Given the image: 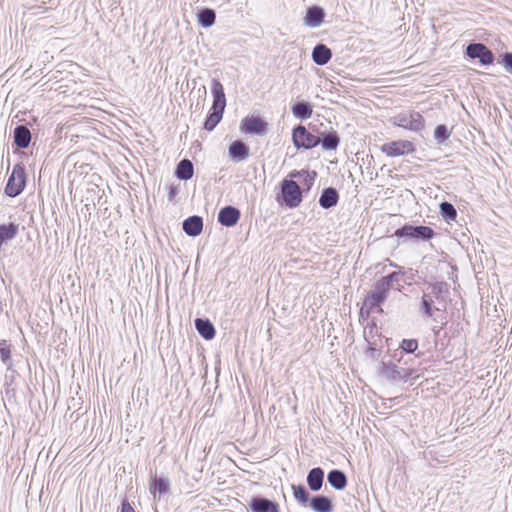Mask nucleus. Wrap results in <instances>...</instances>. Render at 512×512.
<instances>
[{
	"mask_svg": "<svg viewBox=\"0 0 512 512\" xmlns=\"http://www.w3.org/2000/svg\"><path fill=\"white\" fill-rule=\"evenodd\" d=\"M216 14L213 9L204 8L197 13V20L200 26L204 28L211 27L215 23Z\"/></svg>",
	"mask_w": 512,
	"mask_h": 512,
	"instance_id": "obj_31",
	"label": "nucleus"
},
{
	"mask_svg": "<svg viewBox=\"0 0 512 512\" xmlns=\"http://www.w3.org/2000/svg\"><path fill=\"white\" fill-rule=\"evenodd\" d=\"M401 273L393 272L385 277H382L380 280L385 283L388 287H392L393 282H398L400 280Z\"/></svg>",
	"mask_w": 512,
	"mask_h": 512,
	"instance_id": "obj_39",
	"label": "nucleus"
},
{
	"mask_svg": "<svg viewBox=\"0 0 512 512\" xmlns=\"http://www.w3.org/2000/svg\"><path fill=\"white\" fill-rule=\"evenodd\" d=\"M176 194H177V187L171 185L169 187V193H168L169 201H172L174 199V197L176 196Z\"/></svg>",
	"mask_w": 512,
	"mask_h": 512,
	"instance_id": "obj_42",
	"label": "nucleus"
},
{
	"mask_svg": "<svg viewBox=\"0 0 512 512\" xmlns=\"http://www.w3.org/2000/svg\"><path fill=\"white\" fill-rule=\"evenodd\" d=\"M224 110H212L204 122V129L212 131L222 119Z\"/></svg>",
	"mask_w": 512,
	"mask_h": 512,
	"instance_id": "obj_32",
	"label": "nucleus"
},
{
	"mask_svg": "<svg viewBox=\"0 0 512 512\" xmlns=\"http://www.w3.org/2000/svg\"><path fill=\"white\" fill-rule=\"evenodd\" d=\"M328 483L336 490H343L347 486V477L341 470H331L327 475Z\"/></svg>",
	"mask_w": 512,
	"mask_h": 512,
	"instance_id": "obj_23",
	"label": "nucleus"
},
{
	"mask_svg": "<svg viewBox=\"0 0 512 512\" xmlns=\"http://www.w3.org/2000/svg\"><path fill=\"white\" fill-rule=\"evenodd\" d=\"M440 214L448 222L454 221L457 217L456 209L449 202H442L440 204Z\"/></svg>",
	"mask_w": 512,
	"mask_h": 512,
	"instance_id": "obj_33",
	"label": "nucleus"
},
{
	"mask_svg": "<svg viewBox=\"0 0 512 512\" xmlns=\"http://www.w3.org/2000/svg\"><path fill=\"white\" fill-rule=\"evenodd\" d=\"M311 508L316 512H332L333 505L331 500L323 495H316L310 501Z\"/></svg>",
	"mask_w": 512,
	"mask_h": 512,
	"instance_id": "obj_26",
	"label": "nucleus"
},
{
	"mask_svg": "<svg viewBox=\"0 0 512 512\" xmlns=\"http://www.w3.org/2000/svg\"><path fill=\"white\" fill-rule=\"evenodd\" d=\"M400 348L406 353H413L418 348V341L416 339H403Z\"/></svg>",
	"mask_w": 512,
	"mask_h": 512,
	"instance_id": "obj_38",
	"label": "nucleus"
},
{
	"mask_svg": "<svg viewBox=\"0 0 512 512\" xmlns=\"http://www.w3.org/2000/svg\"><path fill=\"white\" fill-rule=\"evenodd\" d=\"M324 471L320 467L313 468L307 475V483L312 491H319L323 485Z\"/></svg>",
	"mask_w": 512,
	"mask_h": 512,
	"instance_id": "obj_22",
	"label": "nucleus"
},
{
	"mask_svg": "<svg viewBox=\"0 0 512 512\" xmlns=\"http://www.w3.org/2000/svg\"><path fill=\"white\" fill-rule=\"evenodd\" d=\"M295 499L301 504L306 505L309 501V493L303 485H292Z\"/></svg>",
	"mask_w": 512,
	"mask_h": 512,
	"instance_id": "obj_34",
	"label": "nucleus"
},
{
	"mask_svg": "<svg viewBox=\"0 0 512 512\" xmlns=\"http://www.w3.org/2000/svg\"><path fill=\"white\" fill-rule=\"evenodd\" d=\"M367 353H369L372 358H377L380 354V352L373 347L368 348Z\"/></svg>",
	"mask_w": 512,
	"mask_h": 512,
	"instance_id": "obj_43",
	"label": "nucleus"
},
{
	"mask_svg": "<svg viewBox=\"0 0 512 512\" xmlns=\"http://www.w3.org/2000/svg\"><path fill=\"white\" fill-rule=\"evenodd\" d=\"M466 54L472 59H479L482 65H490L494 61V55L484 44L471 43L466 48Z\"/></svg>",
	"mask_w": 512,
	"mask_h": 512,
	"instance_id": "obj_7",
	"label": "nucleus"
},
{
	"mask_svg": "<svg viewBox=\"0 0 512 512\" xmlns=\"http://www.w3.org/2000/svg\"><path fill=\"white\" fill-rule=\"evenodd\" d=\"M195 327L205 340H211L215 336V328L208 319L197 318Z\"/></svg>",
	"mask_w": 512,
	"mask_h": 512,
	"instance_id": "obj_25",
	"label": "nucleus"
},
{
	"mask_svg": "<svg viewBox=\"0 0 512 512\" xmlns=\"http://www.w3.org/2000/svg\"><path fill=\"white\" fill-rule=\"evenodd\" d=\"M339 194L333 187L325 188L319 198V205L324 209H329L337 205Z\"/></svg>",
	"mask_w": 512,
	"mask_h": 512,
	"instance_id": "obj_18",
	"label": "nucleus"
},
{
	"mask_svg": "<svg viewBox=\"0 0 512 512\" xmlns=\"http://www.w3.org/2000/svg\"><path fill=\"white\" fill-rule=\"evenodd\" d=\"M19 231V225L15 223L0 225V248L4 243L11 241L16 237Z\"/></svg>",
	"mask_w": 512,
	"mask_h": 512,
	"instance_id": "obj_27",
	"label": "nucleus"
},
{
	"mask_svg": "<svg viewBox=\"0 0 512 512\" xmlns=\"http://www.w3.org/2000/svg\"><path fill=\"white\" fill-rule=\"evenodd\" d=\"M121 512H135L130 503L125 499L121 504Z\"/></svg>",
	"mask_w": 512,
	"mask_h": 512,
	"instance_id": "obj_41",
	"label": "nucleus"
},
{
	"mask_svg": "<svg viewBox=\"0 0 512 512\" xmlns=\"http://www.w3.org/2000/svg\"><path fill=\"white\" fill-rule=\"evenodd\" d=\"M229 157L234 162H242L249 158L250 149L249 147L241 140H236L232 142L228 149Z\"/></svg>",
	"mask_w": 512,
	"mask_h": 512,
	"instance_id": "obj_14",
	"label": "nucleus"
},
{
	"mask_svg": "<svg viewBox=\"0 0 512 512\" xmlns=\"http://www.w3.org/2000/svg\"><path fill=\"white\" fill-rule=\"evenodd\" d=\"M390 289L391 288L381 280L377 281L371 292L366 297L365 305L369 306L371 309L377 308L379 311H382L380 305L387 298Z\"/></svg>",
	"mask_w": 512,
	"mask_h": 512,
	"instance_id": "obj_5",
	"label": "nucleus"
},
{
	"mask_svg": "<svg viewBox=\"0 0 512 512\" xmlns=\"http://www.w3.org/2000/svg\"><path fill=\"white\" fill-rule=\"evenodd\" d=\"M267 123L259 117H245L241 121V131L247 134L263 135L266 132Z\"/></svg>",
	"mask_w": 512,
	"mask_h": 512,
	"instance_id": "obj_11",
	"label": "nucleus"
},
{
	"mask_svg": "<svg viewBox=\"0 0 512 512\" xmlns=\"http://www.w3.org/2000/svg\"><path fill=\"white\" fill-rule=\"evenodd\" d=\"M450 135L451 133L447 126L443 124L436 126L434 130V138L439 144L445 142L450 137Z\"/></svg>",
	"mask_w": 512,
	"mask_h": 512,
	"instance_id": "obj_35",
	"label": "nucleus"
},
{
	"mask_svg": "<svg viewBox=\"0 0 512 512\" xmlns=\"http://www.w3.org/2000/svg\"><path fill=\"white\" fill-rule=\"evenodd\" d=\"M249 508L252 512H278L279 504L264 497H253L250 500Z\"/></svg>",
	"mask_w": 512,
	"mask_h": 512,
	"instance_id": "obj_12",
	"label": "nucleus"
},
{
	"mask_svg": "<svg viewBox=\"0 0 512 512\" xmlns=\"http://www.w3.org/2000/svg\"><path fill=\"white\" fill-rule=\"evenodd\" d=\"M211 91L213 94L212 110H224L226 107V98L222 84L213 79Z\"/></svg>",
	"mask_w": 512,
	"mask_h": 512,
	"instance_id": "obj_16",
	"label": "nucleus"
},
{
	"mask_svg": "<svg viewBox=\"0 0 512 512\" xmlns=\"http://www.w3.org/2000/svg\"><path fill=\"white\" fill-rule=\"evenodd\" d=\"M26 185V173L25 167L18 163L16 164L8 178L5 193L9 197L18 196L25 188Z\"/></svg>",
	"mask_w": 512,
	"mask_h": 512,
	"instance_id": "obj_3",
	"label": "nucleus"
},
{
	"mask_svg": "<svg viewBox=\"0 0 512 512\" xmlns=\"http://www.w3.org/2000/svg\"><path fill=\"white\" fill-rule=\"evenodd\" d=\"M170 488V481L167 478H153L150 483V492L154 498H156L157 494L159 496L166 494Z\"/></svg>",
	"mask_w": 512,
	"mask_h": 512,
	"instance_id": "obj_28",
	"label": "nucleus"
},
{
	"mask_svg": "<svg viewBox=\"0 0 512 512\" xmlns=\"http://www.w3.org/2000/svg\"><path fill=\"white\" fill-rule=\"evenodd\" d=\"M303 182L307 186V189H309L311 187V185H309V179H306V181H303Z\"/></svg>",
	"mask_w": 512,
	"mask_h": 512,
	"instance_id": "obj_44",
	"label": "nucleus"
},
{
	"mask_svg": "<svg viewBox=\"0 0 512 512\" xmlns=\"http://www.w3.org/2000/svg\"><path fill=\"white\" fill-rule=\"evenodd\" d=\"M448 293V284L446 282H435L431 283L427 286L424 291V296H429L430 299H433L434 302L441 306L442 309H445V300L444 296Z\"/></svg>",
	"mask_w": 512,
	"mask_h": 512,
	"instance_id": "obj_10",
	"label": "nucleus"
},
{
	"mask_svg": "<svg viewBox=\"0 0 512 512\" xmlns=\"http://www.w3.org/2000/svg\"><path fill=\"white\" fill-rule=\"evenodd\" d=\"M503 63L505 68L512 72V53H505L503 57Z\"/></svg>",
	"mask_w": 512,
	"mask_h": 512,
	"instance_id": "obj_40",
	"label": "nucleus"
},
{
	"mask_svg": "<svg viewBox=\"0 0 512 512\" xmlns=\"http://www.w3.org/2000/svg\"><path fill=\"white\" fill-rule=\"evenodd\" d=\"M283 200L289 208L299 206L302 194L299 185L293 180H284L281 186Z\"/></svg>",
	"mask_w": 512,
	"mask_h": 512,
	"instance_id": "obj_4",
	"label": "nucleus"
},
{
	"mask_svg": "<svg viewBox=\"0 0 512 512\" xmlns=\"http://www.w3.org/2000/svg\"><path fill=\"white\" fill-rule=\"evenodd\" d=\"M325 12L319 6L309 7L304 17V23L306 26L311 28L319 27L324 20Z\"/></svg>",
	"mask_w": 512,
	"mask_h": 512,
	"instance_id": "obj_15",
	"label": "nucleus"
},
{
	"mask_svg": "<svg viewBox=\"0 0 512 512\" xmlns=\"http://www.w3.org/2000/svg\"><path fill=\"white\" fill-rule=\"evenodd\" d=\"M392 123L398 127L419 132L425 126V120L419 112L404 111L392 118Z\"/></svg>",
	"mask_w": 512,
	"mask_h": 512,
	"instance_id": "obj_2",
	"label": "nucleus"
},
{
	"mask_svg": "<svg viewBox=\"0 0 512 512\" xmlns=\"http://www.w3.org/2000/svg\"><path fill=\"white\" fill-rule=\"evenodd\" d=\"M240 216L239 209L233 206H225L218 213V222L223 226L233 227L238 223Z\"/></svg>",
	"mask_w": 512,
	"mask_h": 512,
	"instance_id": "obj_13",
	"label": "nucleus"
},
{
	"mask_svg": "<svg viewBox=\"0 0 512 512\" xmlns=\"http://www.w3.org/2000/svg\"><path fill=\"white\" fill-rule=\"evenodd\" d=\"M11 350L10 346L7 344V341L2 340L0 342V357L2 362L7 366V368H11L12 363L10 361Z\"/></svg>",
	"mask_w": 512,
	"mask_h": 512,
	"instance_id": "obj_36",
	"label": "nucleus"
},
{
	"mask_svg": "<svg viewBox=\"0 0 512 512\" xmlns=\"http://www.w3.org/2000/svg\"><path fill=\"white\" fill-rule=\"evenodd\" d=\"M291 110L294 117L300 120H306L310 118L313 113L312 105L306 101H299L295 103Z\"/></svg>",
	"mask_w": 512,
	"mask_h": 512,
	"instance_id": "obj_24",
	"label": "nucleus"
},
{
	"mask_svg": "<svg viewBox=\"0 0 512 512\" xmlns=\"http://www.w3.org/2000/svg\"><path fill=\"white\" fill-rule=\"evenodd\" d=\"M31 142V132L25 125H18L14 130V143L18 148L25 149Z\"/></svg>",
	"mask_w": 512,
	"mask_h": 512,
	"instance_id": "obj_19",
	"label": "nucleus"
},
{
	"mask_svg": "<svg viewBox=\"0 0 512 512\" xmlns=\"http://www.w3.org/2000/svg\"><path fill=\"white\" fill-rule=\"evenodd\" d=\"M316 172L313 171V172H308V171H305V170H301V171H293L290 173V177L292 178H299V179H302V181H306V179H309V185H312L315 178H316Z\"/></svg>",
	"mask_w": 512,
	"mask_h": 512,
	"instance_id": "obj_37",
	"label": "nucleus"
},
{
	"mask_svg": "<svg viewBox=\"0 0 512 512\" xmlns=\"http://www.w3.org/2000/svg\"><path fill=\"white\" fill-rule=\"evenodd\" d=\"M320 136V144L324 150H335L340 142V138L335 130H331L328 133L318 132Z\"/></svg>",
	"mask_w": 512,
	"mask_h": 512,
	"instance_id": "obj_21",
	"label": "nucleus"
},
{
	"mask_svg": "<svg viewBox=\"0 0 512 512\" xmlns=\"http://www.w3.org/2000/svg\"><path fill=\"white\" fill-rule=\"evenodd\" d=\"M380 374L390 382H398L410 376L408 369L399 368L391 362H382Z\"/></svg>",
	"mask_w": 512,
	"mask_h": 512,
	"instance_id": "obj_9",
	"label": "nucleus"
},
{
	"mask_svg": "<svg viewBox=\"0 0 512 512\" xmlns=\"http://www.w3.org/2000/svg\"><path fill=\"white\" fill-rule=\"evenodd\" d=\"M332 57L331 50L324 44H317L312 51V59L315 64L326 65Z\"/></svg>",
	"mask_w": 512,
	"mask_h": 512,
	"instance_id": "obj_20",
	"label": "nucleus"
},
{
	"mask_svg": "<svg viewBox=\"0 0 512 512\" xmlns=\"http://www.w3.org/2000/svg\"><path fill=\"white\" fill-rule=\"evenodd\" d=\"M395 235L398 237H410L414 239L429 240L433 237L434 231L428 226L404 225L397 229Z\"/></svg>",
	"mask_w": 512,
	"mask_h": 512,
	"instance_id": "obj_6",
	"label": "nucleus"
},
{
	"mask_svg": "<svg viewBox=\"0 0 512 512\" xmlns=\"http://www.w3.org/2000/svg\"><path fill=\"white\" fill-rule=\"evenodd\" d=\"M443 310L441 306L437 305L433 299H430L429 296H422L421 304H420V312L426 318H433L435 312Z\"/></svg>",
	"mask_w": 512,
	"mask_h": 512,
	"instance_id": "obj_29",
	"label": "nucleus"
},
{
	"mask_svg": "<svg viewBox=\"0 0 512 512\" xmlns=\"http://www.w3.org/2000/svg\"><path fill=\"white\" fill-rule=\"evenodd\" d=\"M183 230L189 236H198L203 230V219L197 215L188 217L183 221Z\"/></svg>",
	"mask_w": 512,
	"mask_h": 512,
	"instance_id": "obj_17",
	"label": "nucleus"
},
{
	"mask_svg": "<svg viewBox=\"0 0 512 512\" xmlns=\"http://www.w3.org/2000/svg\"><path fill=\"white\" fill-rule=\"evenodd\" d=\"M310 131L303 125H298L293 129V144L298 148L312 149L320 144V136L313 134L315 131L312 125H309Z\"/></svg>",
	"mask_w": 512,
	"mask_h": 512,
	"instance_id": "obj_1",
	"label": "nucleus"
},
{
	"mask_svg": "<svg viewBox=\"0 0 512 512\" xmlns=\"http://www.w3.org/2000/svg\"><path fill=\"white\" fill-rule=\"evenodd\" d=\"M381 150L387 156L397 157L412 153L414 151V145L408 140H398L382 145Z\"/></svg>",
	"mask_w": 512,
	"mask_h": 512,
	"instance_id": "obj_8",
	"label": "nucleus"
},
{
	"mask_svg": "<svg viewBox=\"0 0 512 512\" xmlns=\"http://www.w3.org/2000/svg\"><path fill=\"white\" fill-rule=\"evenodd\" d=\"M278 512H280V510Z\"/></svg>",
	"mask_w": 512,
	"mask_h": 512,
	"instance_id": "obj_45",
	"label": "nucleus"
},
{
	"mask_svg": "<svg viewBox=\"0 0 512 512\" xmlns=\"http://www.w3.org/2000/svg\"><path fill=\"white\" fill-rule=\"evenodd\" d=\"M193 173H194L193 164L188 159L181 160L178 163V165L176 167V171H175L176 177L180 180H185V181L191 179L193 177Z\"/></svg>",
	"mask_w": 512,
	"mask_h": 512,
	"instance_id": "obj_30",
	"label": "nucleus"
}]
</instances>
